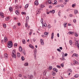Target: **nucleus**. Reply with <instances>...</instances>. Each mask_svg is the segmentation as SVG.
Returning <instances> with one entry per match:
<instances>
[{"mask_svg": "<svg viewBox=\"0 0 79 79\" xmlns=\"http://www.w3.org/2000/svg\"><path fill=\"white\" fill-rule=\"evenodd\" d=\"M15 13L17 15H19V10H16L15 11Z\"/></svg>", "mask_w": 79, "mask_h": 79, "instance_id": "nucleus-13", "label": "nucleus"}, {"mask_svg": "<svg viewBox=\"0 0 79 79\" xmlns=\"http://www.w3.org/2000/svg\"><path fill=\"white\" fill-rule=\"evenodd\" d=\"M28 6H29V4H26L25 6V8H28Z\"/></svg>", "mask_w": 79, "mask_h": 79, "instance_id": "nucleus-24", "label": "nucleus"}, {"mask_svg": "<svg viewBox=\"0 0 79 79\" xmlns=\"http://www.w3.org/2000/svg\"><path fill=\"white\" fill-rule=\"evenodd\" d=\"M49 8H52V6H49Z\"/></svg>", "mask_w": 79, "mask_h": 79, "instance_id": "nucleus-64", "label": "nucleus"}, {"mask_svg": "<svg viewBox=\"0 0 79 79\" xmlns=\"http://www.w3.org/2000/svg\"><path fill=\"white\" fill-rule=\"evenodd\" d=\"M74 13L75 15H76V14H77V13H78V11L77 10H74Z\"/></svg>", "mask_w": 79, "mask_h": 79, "instance_id": "nucleus-27", "label": "nucleus"}, {"mask_svg": "<svg viewBox=\"0 0 79 79\" xmlns=\"http://www.w3.org/2000/svg\"><path fill=\"white\" fill-rule=\"evenodd\" d=\"M75 64H78L79 62H78V61H75Z\"/></svg>", "mask_w": 79, "mask_h": 79, "instance_id": "nucleus-47", "label": "nucleus"}, {"mask_svg": "<svg viewBox=\"0 0 79 79\" xmlns=\"http://www.w3.org/2000/svg\"><path fill=\"white\" fill-rule=\"evenodd\" d=\"M60 13H61V12L60 11H59L58 13V15L59 16H60Z\"/></svg>", "mask_w": 79, "mask_h": 79, "instance_id": "nucleus-54", "label": "nucleus"}, {"mask_svg": "<svg viewBox=\"0 0 79 79\" xmlns=\"http://www.w3.org/2000/svg\"><path fill=\"white\" fill-rule=\"evenodd\" d=\"M21 59L22 61H24V57L23 56H22L21 57Z\"/></svg>", "mask_w": 79, "mask_h": 79, "instance_id": "nucleus-38", "label": "nucleus"}, {"mask_svg": "<svg viewBox=\"0 0 79 79\" xmlns=\"http://www.w3.org/2000/svg\"><path fill=\"white\" fill-rule=\"evenodd\" d=\"M52 75H53V76H55V75H56V73L55 72L52 71Z\"/></svg>", "mask_w": 79, "mask_h": 79, "instance_id": "nucleus-23", "label": "nucleus"}, {"mask_svg": "<svg viewBox=\"0 0 79 79\" xmlns=\"http://www.w3.org/2000/svg\"><path fill=\"white\" fill-rule=\"evenodd\" d=\"M78 56H79V55L77 54L74 53L72 57H73V56H76V57H77Z\"/></svg>", "mask_w": 79, "mask_h": 79, "instance_id": "nucleus-6", "label": "nucleus"}, {"mask_svg": "<svg viewBox=\"0 0 79 79\" xmlns=\"http://www.w3.org/2000/svg\"><path fill=\"white\" fill-rule=\"evenodd\" d=\"M79 76V75L78 74H76L74 76V77L75 78H77V77H78Z\"/></svg>", "mask_w": 79, "mask_h": 79, "instance_id": "nucleus-12", "label": "nucleus"}, {"mask_svg": "<svg viewBox=\"0 0 79 79\" xmlns=\"http://www.w3.org/2000/svg\"><path fill=\"white\" fill-rule=\"evenodd\" d=\"M4 57L6 58H7L8 57V54L7 53H5L4 54Z\"/></svg>", "mask_w": 79, "mask_h": 79, "instance_id": "nucleus-9", "label": "nucleus"}, {"mask_svg": "<svg viewBox=\"0 0 79 79\" xmlns=\"http://www.w3.org/2000/svg\"><path fill=\"white\" fill-rule=\"evenodd\" d=\"M48 2L49 4H52V3L51 0H48Z\"/></svg>", "mask_w": 79, "mask_h": 79, "instance_id": "nucleus-31", "label": "nucleus"}, {"mask_svg": "<svg viewBox=\"0 0 79 79\" xmlns=\"http://www.w3.org/2000/svg\"><path fill=\"white\" fill-rule=\"evenodd\" d=\"M75 36L76 37H78V35H77V34H75Z\"/></svg>", "mask_w": 79, "mask_h": 79, "instance_id": "nucleus-57", "label": "nucleus"}, {"mask_svg": "<svg viewBox=\"0 0 79 79\" xmlns=\"http://www.w3.org/2000/svg\"><path fill=\"white\" fill-rule=\"evenodd\" d=\"M78 43V41H76L75 42V45H78V44H79Z\"/></svg>", "mask_w": 79, "mask_h": 79, "instance_id": "nucleus-41", "label": "nucleus"}, {"mask_svg": "<svg viewBox=\"0 0 79 79\" xmlns=\"http://www.w3.org/2000/svg\"><path fill=\"white\" fill-rule=\"evenodd\" d=\"M1 43L2 44H4V41H3V40H1Z\"/></svg>", "mask_w": 79, "mask_h": 79, "instance_id": "nucleus-49", "label": "nucleus"}, {"mask_svg": "<svg viewBox=\"0 0 79 79\" xmlns=\"http://www.w3.org/2000/svg\"><path fill=\"white\" fill-rule=\"evenodd\" d=\"M66 25H67V23H64V27H66Z\"/></svg>", "mask_w": 79, "mask_h": 79, "instance_id": "nucleus-35", "label": "nucleus"}, {"mask_svg": "<svg viewBox=\"0 0 79 79\" xmlns=\"http://www.w3.org/2000/svg\"><path fill=\"white\" fill-rule=\"evenodd\" d=\"M48 69L49 70H52V66H49Z\"/></svg>", "mask_w": 79, "mask_h": 79, "instance_id": "nucleus-32", "label": "nucleus"}, {"mask_svg": "<svg viewBox=\"0 0 79 79\" xmlns=\"http://www.w3.org/2000/svg\"><path fill=\"white\" fill-rule=\"evenodd\" d=\"M12 58H16V50H14L12 51Z\"/></svg>", "mask_w": 79, "mask_h": 79, "instance_id": "nucleus-1", "label": "nucleus"}, {"mask_svg": "<svg viewBox=\"0 0 79 79\" xmlns=\"http://www.w3.org/2000/svg\"><path fill=\"white\" fill-rule=\"evenodd\" d=\"M29 16H27L26 18V22H28V21H29Z\"/></svg>", "mask_w": 79, "mask_h": 79, "instance_id": "nucleus-11", "label": "nucleus"}, {"mask_svg": "<svg viewBox=\"0 0 79 79\" xmlns=\"http://www.w3.org/2000/svg\"><path fill=\"white\" fill-rule=\"evenodd\" d=\"M62 60L63 61H64V60H66V59H65L64 57H62Z\"/></svg>", "mask_w": 79, "mask_h": 79, "instance_id": "nucleus-50", "label": "nucleus"}, {"mask_svg": "<svg viewBox=\"0 0 79 79\" xmlns=\"http://www.w3.org/2000/svg\"><path fill=\"white\" fill-rule=\"evenodd\" d=\"M36 40H35V38L33 39V41H34V42H35Z\"/></svg>", "mask_w": 79, "mask_h": 79, "instance_id": "nucleus-62", "label": "nucleus"}, {"mask_svg": "<svg viewBox=\"0 0 79 79\" xmlns=\"http://www.w3.org/2000/svg\"><path fill=\"white\" fill-rule=\"evenodd\" d=\"M34 77V76L32 75H30L28 76V78L29 79H32Z\"/></svg>", "mask_w": 79, "mask_h": 79, "instance_id": "nucleus-4", "label": "nucleus"}, {"mask_svg": "<svg viewBox=\"0 0 79 79\" xmlns=\"http://www.w3.org/2000/svg\"><path fill=\"white\" fill-rule=\"evenodd\" d=\"M40 13V11L39 10H37L36 11V15H39Z\"/></svg>", "mask_w": 79, "mask_h": 79, "instance_id": "nucleus-16", "label": "nucleus"}, {"mask_svg": "<svg viewBox=\"0 0 79 79\" xmlns=\"http://www.w3.org/2000/svg\"><path fill=\"white\" fill-rule=\"evenodd\" d=\"M34 5H39V2L37 1H35L34 3Z\"/></svg>", "mask_w": 79, "mask_h": 79, "instance_id": "nucleus-8", "label": "nucleus"}, {"mask_svg": "<svg viewBox=\"0 0 79 79\" xmlns=\"http://www.w3.org/2000/svg\"><path fill=\"white\" fill-rule=\"evenodd\" d=\"M73 23H75L76 22V19H74L73 20Z\"/></svg>", "mask_w": 79, "mask_h": 79, "instance_id": "nucleus-52", "label": "nucleus"}, {"mask_svg": "<svg viewBox=\"0 0 79 79\" xmlns=\"http://www.w3.org/2000/svg\"><path fill=\"white\" fill-rule=\"evenodd\" d=\"M40 8H44V7H45V6L44 5H40Z\"/></svg>", "mask_w": 79, "mask_h": 79, "instance_id": "nucleus-29", "label": "nucleus"}, {"mask_svg": "<svg viewBox=\"0 0 79 79\" xmlns=\"http://www.w3.org/2000/svg\"><path fill=\"white\" fill-rule=\"evenodd\" d=\"M53 71H56V73H58V70L55 68H54L52 69Z\"/></svg>", "mask_w": 79, "mask_h": 79, "instance_id": "nucleus-15", "label": "nucleus"}, {"mask_svg": "<svg viewBox=\"0 0 79 79\" xmlns=\"http://www.w3.org/2000/svg\"><path fill=\"white\" fill-rule=\"evenodd\" d=\"M9 10L10 12H12V11H13V8L11 7H10L9 8Z\"/></svg>", "mask_w": 79, "mask_h": 79, "instance_id": "nucleus-10", "label": "nucleus"}, {"mask_svg": "<svg viewBox=\"0 0 79 79\" xmlns=\"http://www.w3.org/2000/svg\"><path fill=\"white\" fill-rule=\"evenodd\" d=\"M7 40H8V39H7V38L6 37L4 38V41L5 43Z\"/></svg>", "mask_w": 79, "mask_h": 79, "instance_id": "nucleus-17", "label": "nucleus"}, {"mask_svg": "<svg viewBox=\"0 0 79 79\" xmlns=\"http://www.w3.org/2000/svg\"><path fill=\"white\" fill-rule=\"evenodd\" d=\"M3 26L5 28V27H6V24H5V23H3Z\"/></svg>", "mask_w": 79, "mask_h": 79, "instance_id": "nucleus-36", "label": "nucleus"}, {"mask_svg": "<svg viewBox=\"0 0 79 79\" xmlns=\"http://www.w3.org/2000/svg\"><path fill=\"white\" fill-rule=\"evenodd\" d=\"M74 6H76V4H73L72 5V7H74Z\"/></svg>", "mask_w": 79, "mask_h": 79, "instance_id": "nucleus-53", "label": "nucleus"}, {"mask_svg": "<svg viewBox=\"0 0 79 79\" xmlns=\"http://www.w3.org/2000/svg\"><path fill=\"white\" fill-rule=\"evenodd\" d=\"M34 59H35V60H36V54L35 55V54H34Z\"/></svg>", "mask_w": 79, "mask_h": 79, "instance_id": "nucleus-45", "label": "nucleus"}, {"mask_svg": "<svg viewBox=\"0 0 79 79\" xmlns=\"http://www.w3.org/2000/svg\"><path fill=\"white\" fill-rule=\"evenodd\" d=\"M41 23L42 24V25H43V24H44V19L43 18L41 19Z\"/></svg>", "mask_w": 79, "mask_h": 79, "instance_id": "nucleus-18", "label": "nucleus"}, {"mask_svg": "<svg viewBox=\"0 0 79 79\" xmlns=\"http://www.w3.org/2000/svg\"><path fill=\"white\" fill-rule=\"evenodd\" d=\"M69 43L70 45H73V41L71 40H69Z\"/></svg>", "mask_w": 79, "mask_h": 79, "instance_id": "nucleus-25", "label": "nucleus"}, {"mask_svg": "<svg viewBox=\"0 0 79 79\" xmlns=\"http://www.w3.org/2000/svg\"><path fill=\"white\" fill-rule=\"evenodd\" d=\"M48 28H49V29H50V25H48Z\"/></svg>", "mask_w": 79, "mask_h": 79, "instance_id": "nucleus-60", "label": "nucleus"}, {"mask_svg": "<svg viewBox=\"0 0 79 79\" xmlns=\"http://www.w3.org/2000/svg\"><path fill=\"white\" fill-rule=\"evenodd\" d=\"M27 26H28V23H27V22H26V23H25V27H27Z\"/></svg>", "mask_w": 79, "mask_h": 79, "instance_id": "nucleus-30", "label": "nucleus"}, {"mask_svg": "<svg viewBox=\"0 0 79 79\" xmlns=\"http://www.w3.org/2000/svg\"><path fill=\"white\" fill-rule=\"evenodd\" d=\"M52 5H56L57 4V1L56 0H55L54 1L52 2Z\"/></svg>", "mask_w": 79, "mask_h": 79, "instance_id": "nucleus-7", "label": "nucleus"}, {"mask_svg": "<svg viewBox=\"0 0 79 79\" xmlns=\"http://www.w3.org/2000/svg\"><path fill=\"white\" fill-rule=\"evenodd\" d=\"M44 34L45 35H47L48 34V32H45L44 33Z\"/></svg>", "mask_w": 79, "mask_h": 79, "instance_id": "nucleus-34", "label": "nucleus"}, {"mask_svg": "<svg viewBox=\"0 0 79 79\" xmlns=\"http://www.w3.org/2000/svg\"><path fill=\"white\" fill-rule=\"evenodd\" d=\"M55 10H53L52 11V13H55Z\"/></svg>", "mask_w": 79, "mask_h": 79, "instance_id": "nucleus-44", "label": "nucleus"}, {"mask_svg": "<svg viewBox=\"0 0 79 79\" xmlns=\"http://www.w3.org/2000/svg\"><path fill=\"white\" fill-rule=\"evenodd\" d=\"M60 66H61V67L63 68V67H64V64H63V63H62V64H60Z\"/></svg>", "mask_w": 79, "mask_h": 79, "instance_id": "nucleus-42", "label": "nucleus"}, {"mask_svg": "<svg viewBox=\"0 0 79 79\" xmlns=\"http://www.w3.org/2000/svg\"><path fill=\"white\" fill-rule=\"evenodd\" d=\"M19 77H22V75H21V74H19Z\"/></svg>", "mask_w": 79, "mask_h": 79, "instance_id": "nucleus-58", "label": "nucleus"}, {"mask_svg": "<svg viewBox=\"0 0 79 79\" xmlns=\"http://www.w3.org/2000/svg\"><path fill=\"white\" fill-rule=\"evenodd\" d=\"M57 51H58L59 52H61V50L59 48H58L57 49Z\"/></svg>", "mask_w": 79, "mask_h": 79, "instance_id": "nucleus-56", "label": "nucleus"}, {"mask_svg": "<svg viewBox=\"0 0 79 79\" xmlns=\"http://www.w3.org/2000/svg\"><path fill=\"white\" fill-rule=\"evenodd\" d=\"M17 45H18V44H17L15 43L14 44V47H17Z\"/></svg>", "mask_w": 79, "mask_h": 79, "instance_id": "nucleus-51", "label": "nucleus"}, {"mask_svg": "<svg viewBox=\"0 0 79 79\" xmlns=\"http://www.w3.org/2000/svg\"><path fill=\"white\" fill-rule=\"evenodd\" d=\"M72 71L71 69H69L67 70V72L68 73H72Z\"/></svg>", "mask_w": 79, "mask_h": 79, "instance_id": "nucleus-22", "label": "nucleus"}, {"mask_svg": "<svg viewBox=\"0 0 79 79\" xmlns=\"http://www.w3.org/2000/svg\"><path fill=\"white\" fill-rule=\"evenodd\" d=\"M17 57H18V58H19V57H20L21 56V54H20V53H19V52H17Z\"/></svg>", "mask_w": 79, "mask_h": 79, "instance_id": "nucleus-14", "label": "nucleus"}, {"mask_svg": "<svg viewBox=\"0 0 79 79\" xmlns=\"http://www.w3.org/2000/svg\"><path fill=\"white\" fill-rule=\"evenodd\" d=\"M56 67L58 68H61V66L58 65H57Z\"/></svg>", "mask_w": 79, "mask_h": 79, "instance_id": "nucleus-40", "label": "nucleus"}, {"mask_svg": "<svg viewBox=\"0 0 79 79\" xmlns=\"http://www.w3.org/2000/svg\"><path fill=\"white\" fill-rule=\"evenodd\" d=\"M0 16L2 18H4V14L2 12H0Z\"/></svg>", "mask_w": 79, "mask_h": 79, "instance_id": "nucleus-3", "label": "nucleus"}, {"mask_svg": "<svg viewBox=\"0 0 79 79\" xmlns=\"http://www.w3.org/2000/svg\"><path fill=\"white\" fill-rule=\"evenodd\" d=\"M18 26H21V23H18L17 24Z\"/></svg>", "mask_w": 79, "mask_h": 79, "instance_id": "nucleus-48", "label": "nucleus"}, {"mask_svg": "<svg viewBox=\"0 0 79 79\" xmlns=\"http://www.w3.org/2000/svg\"><path fill=\"white\" fill-rule=\"evenodd\" d=\"M41 44V45H44V40L41 39L40 40Z\"/></svg>", "mask_w": 79, "mask_h": 79, "instance_id": "nucleus-5", "label": "nucleus"}, {"mask_svg": "<svg viewBox=\"0 0 79 79\" xmlns=\"http://www.w3.org/2000/svg\"><path fill=\"white\" fill-rule=\"evenodd\" d=\"M68 34L69 35L71 34V35H73V31H69L68 32Z\"/></svg>", "mask_w": 79, "mask_h": 79, "instance_id": "nucleus-21", "label": "nucleus"}, {"mask_svg": "<svg viewBox=\"0 0 79 79\" xmlns=\"http://www.w3.org/2000/svg\"><path fill=\"white\" fill-rule=\"evenodd\" d=\"M14 20H17L18 19V18L16 17H15L14 19Z\"/></svg>", "mask_w": 79, "mask_h": 79, "instance_id": "nucleus-61", "label": "nucleus"}, {"mask_svg": "<svg viewBox=\"0 0 79 79\" xmlns=\"http://www.w3.org/2000/svg\"><path fill=\"white\" fill-rule=\"evenodd\" d=\"M22 43L23 44H26V40H22Z\"/></svg>", "mask_w": 79, "mask_h": 79, "instance_id": "nucleus-28", "label": "nucleus"}, {"mask_svg": "<svg viewBox=\"0 0 79 79\" xmlns=\"http://www.w3.org/2000/svg\"><path fill=\"white\" fill-rule=\"evenodd\" d=\"M44 27H46L47 26V24H46V23L44 24Z\"/></svg>", "mask_w": 79, "mask_h": 79, "instance_id": "nucleus-55", "label": "nucleus"}, {"mask_svg": "<svg viewBox=\"0 0 79 79\" xmlns=\"http://www.w3.org/2000/svg\"><path fill=\"white\" fill-rule=\"evenodd\" d=\"M19 51L20 52H22V47H20L19 48Z\"/></svg>", "mask_w": 79, "mask_h": 79, "instance_id": "nucleus-19", "label": "nucleus"}, {"mask_svg": "<svg viewBox=\"0 0 79 79\" xmlns=\"http://www.w3.org/2000/svg\"><path fill=\"white\" fill-rule=\"evenodd\" d=\"M30 47H31L32 49H34V46H32V45H29Z\"/></svg>", "mask_w": 79, "mask_h": 79, "instance_id": "nucleus-39", "label": "nucleus"}, {"mask_svg": "<svg viewBox=\"0 0 79 79\" xmlns=\"http://www.w3.org/2000/svg\"><path fill=\"white\" fill-rule=\"evenodd\" d=\"M28 65L29 63H28L27 62H26L25 63V64H24V66H28Z\"/></svg>", "mask_w": 79, "mask_h": 79, "instance_id": "nucleus-20", "label": "nucleus"}, {"mask_svg": "<svg viewBox=\"0 0 79 79\" xmlns=\"http://www.w3.org/2000/svg\"><path fill=\"white\" fill-rule=\"evenodd\" d=\"M53 36H54V33H52L51 35V39H53Z\"/></svg>", "mask_w": 79, "mask_h": 79, "instance_id": "nucleus-26", "label": "nucleus"}, {"mask_svg": "<svg viewBox=\"0 0 79 79\" xmlns=\"http://www.w3.org/2000/svg\"><path fill=\"white\" fill-rule=\"evenodd\" d=\"M77 48L79 49V44L77 45Z\"/></svg>", "mask_w": 79, "mask_h": 79, "instance_id": "nucleus-59", "label": "nucleus"}, {"mask_svg": "<svg viewBox=\"0 0 79 79\" xmlns=\"http://www.w3.org/2000/svg\"><path fill=\"white\" fill-rule=\"evenodd\" d=\"M9 19H9V17H8L6 18V21H8V20H9Z\"/></svg>", "mask_w": 79, "mask_h": 79, "instance_id": "nucleus-43", "label": "nucleus"}, {"mask_svg": "<svg viewBox=\"0 0 79 79\" xmlns=\"http://www.w3.org/2000/svg\"><path fill=\"white\" fill-rule=\"evenodd\" d=\"M36 52H37V49L35 48L34 50V54H35V55H36Z\"/></svg>", "mask_w": 79, "mask_h": 79, "instance_id": "nucleus-33", "label": "nucleus"}, {"mask_svg": "<svg viewBox=\"0 0 79 79\" xmlns=\"http://www.w3.org/2000/svg\"><path fill=\"white\" fill-rule=\"evenodd\" d=\"M16 25H14L13 26V29H16Z\"/></svg>", "mask_w": 79, "mask_h": 79, "instance_id": "nucleus-46", "label": "nucleus"}, {"mask_svg": "<svg viewBox=\"0 0 79 79\" xmlns=\"http://www.w3.org/2000/svg\"><path fill=\"white\" fill-rule=\"evenodd\" d=\"M64 56H68V54H67V53L65 54Z\"/></svg>", "mask_w": 79, "mask_h": 79, "instance_id": "nucleus-63", "label": "nucleus"}, {"mask_svg": "<svg viewBox=\"0 0 79 79\" xmlns=\"http://www.w3.org/2000/svg\"><path fill=\"white\" fill-rule=\"evenodd\" d=\"M21 13L22 15H26V12H22Z\"/></svg>", "mask_w": 79, "mask_h": 79, "instance_id": "nucleus-37", "label": "nucleus"}, {"mask_svg": "<svg viewBox=\"0 0 79 79\" xmlns=\"http://www.w3.org/2000/svg\"><path fill=\"white\" fill-rule=\"evenodd\" d=\"M7 47L8 48H11L13 46V42L12 41H9L7 43Z\"/></svg>", "mask_w": 79, "mask_h": 79, "instance_id": "nucleus-2", "label": "nucleus"}]
</instances>
